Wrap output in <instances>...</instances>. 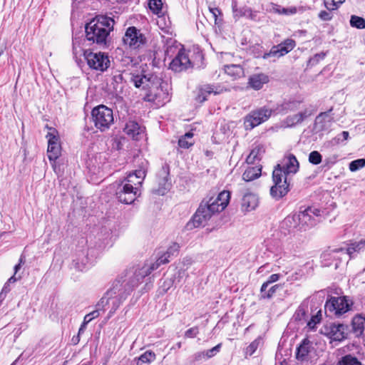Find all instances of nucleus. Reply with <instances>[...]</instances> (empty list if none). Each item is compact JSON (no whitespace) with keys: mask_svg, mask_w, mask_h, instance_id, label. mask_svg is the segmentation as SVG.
Masks as SVG:
<instances>
[{"mask_svg":"<svg viewBox=\"0 0 365 365\" xmlns=\"http://www.w3.org/2000/svg\"><path fill=\"white\" fill-rule=\"evenodd\" d=\"M115 21L107 16H98L85 25L86 38L92 43L105 46Z\"/></svg>","mask_w":365,"mask_h":365,"instance_id":"2","label":"nucleus"},{"mask_svg":"<svg viewBox=\"0 0 365 365\" xmlns=\"http://www.w3.org/2000/svg\"><path fill=\"white\" fill-rule=\"evenodd\" d=\"M295 106L294 102H286L282 105V110H292Z\"/></svg>","mask_w":365,"mask_h":365,"instance_id":"58","label":"nucleus"},{"mask_svg":"<svg viewBox=\"0 0 365 365\" xmlns=\"http://www.w3.org/2000/svg\"><path fill=\"white\" fill-rule=\"evenodd\" d=\"M353 306V299L349 296H329L324 305L325 314L330 317L339 318L351 311Z\"/></svg>","mask_w":365,"mask_h":365,"instance_id":"5","label":"nucleus"},{"mask_svg":"<svg viewBox=\"0 0 365 365\" xmlns=\"http://www.w3.org/2000/svg\"><path fill=\"white\" fill-rule=\"evenodd\" d=\"M47 155L49 160H56L61 154V145L59 143L48 144Z\"/></svg>","mask_w":365,"mask_h":365,"instance_id":"30","label":"nucleus"},{"mask_svg":"<svg viewBox=\"0 0 365 365\" xmlns=\"http://www.w3.org/2000/svg\"><path fill=\"white\" fill-rule=\"evenodd\" d=\"M296 46V41L292 38H287L280 43L273 46L269 51L264 52L263 46L259 44H255L251 48V52L255 58H262L267 59L269 58H279L292 51Z\"/></svg>","mask_w":365,"mask_h":365,"instance_id":"4","label":"nucleus"},{"mask_svg":"<svg viewBox=\"0 0 365 365\" xmlns=\"http://www.w3.org/2000/svg\"><path fill=\"white\" fill-rule=\"evenodd\" d=\"M50 130L51 132H48L46 135V138H48V144L59 143L57 130L54 128H50Z\"/></svg>","mask_w":365,"mask_h":365,"instance_id":"43","label":"nucleus"},{"mask_svg":"<svg viewBox=\"0 0 365 365\" xmlns=\"http://www.w3.org/2000/svg\"><path fill=\"white\" fill-rule=\"evenodd\" d=\"M213 88L211 85L207 84L200 87L197 91L195 100L200 103L205 102L207 96L213 92Z\"/></svg>","mask_w":365,"mask_h":365,"instance_id":"24","label":"nucleus"},{"mask_svg":"<svg viewBox=\"0 0 365 365\" xmlns=\"http://www.w3.org/2000/svg\"><path fill=\"white\" fill-rule=\"evenodd\" d=\"M298 220L299 229L306 230L307 227H312L317 224V220L312 215V207H309L303 211H300L297 215L287 217L283 221L282 225L291 224L292 221Z\"/></svg>","mask_w":365,"mask_h":365,"instance_id":"13","label":"nucleus"},{"mask_svg":"<svg viewBox=\"0 0 365 365\" xmlns=\"http://www.w3.org/2000/svg\"><path fill=\"white\" fill-rule=\"evenodd\" d=\"M124 130L128 135L133 138H135L141 133L140 126L135 121H128L125 125Z\"/></svg>","mask_w":365,"mask_h":365,"instance_id":"28","label":"nucleus"},{"mask_svg":"<svg viewBox=\"0 0 365 365\" xmlns=\"http://www.w3.org/2000/svg\"><path fill=\"white\" fill-rule=\"evenodd\" d=\"M95 127L101 132L108 130L114 123L113 110L104 105H99L91 110Z\"/></svg>","mask_w":365,"mask_h":365,"instance_id":"6","label":"nucleus"},{"mask_svg":"<svg viewBox=\"0 0 365 365\" xmlns=\"http://www.w3.org/2000/svg\"><path fill=\"white\" fill-rule=\"evenodd\" d=\"M365 166V159L361 158L351 161L349 163V170L351 172L357 171L358 170Z\"/></svg>","mask_w":365,"mask_h":365,"instance_id":"40","label":"nucleus"},{"mask_svg":"<svg viewBox=\"0 0 365 365\" xmlns=\"http://www.w3.org/2000/svg\"><path fill=\"white\" fill-rule=\"evenodd\" d=\"M350 25L358 29H365V19L361 16L352 15L350 19Z\"/></svg>","mask_w":365,"mask_h":365,"instance_id":"36","label":"nucleus"},{"mask_svg":"<svg viewBox=\"0 0 365 365\" xmlns=\"http://www.w3.org/2000/svg\"><path fill=\"white\" fill-rule=\"evenodd\" d=\"M148 168V162L145 159H140L138 169L145 170V173H147Z\"/></svg>","mask_w":365,"mask_h":365,"instance_id":"63","label":"nucleus"},{"mask_svg":"<svg viewBox=\"0 0 365 365\" xmlns=\"http://www.w3.org/2000/svg\"><path fill=\"white\" fill-rule=\"evenodd\" d=\"M261 148H254L247 158V163H254L256 160H259V158H258V155L259 154Z\"/></svg>","mask_w":365,"mask_h":365,"instance_id":"47","label":"nucleus"},{"mask_svg":"<svg viewBox=\"0 0 365 365\" xmlns=\"http://www.w3.org/2000/svg\"><path fill=\"white\" fill-rule=\"evenodd\" d=\"M155 359V354L154 352L151 351H146L143 354H141L137 362V365H140L145 363H150L154 361Z\"/></svg>","mask_w":365,"mask_h":365,"instance_id":"35","label":"nucleus"},{"mask_svg":"<svg viewBox=\"0 0 365 365\" xmlns=\"http://www.w3.org/2000/svg\"><path fill=\"white\" fill-rule=\"evenodd\" d=\"M322 319V312L319 310L315 315H313L310 320L307 322L309 329H314L315 326L320 322Z\"/></svg>","mask_w":365,"mask_h":365,"instance_id":"42","label":"nucleus"},{"mask_svg":"<svg viewBox=\"0 0 365 365\" xmlns=\"http://www.w3.org/2000/svg\"><path fill=\"white\" fill-rule=\"evenodd\" d=\"M199 334L198 327H193L188 329L184 334L185 338H195Z\"/></svg>","mask_w":365,"mask_h":365,"instance_id":"52","label":"nucleus"},{"mask_svg":"<svg viewBox=\"0 0 365 365\" xmlns=\"http://www.w3.org/2000/svg\"><path fill=\"white\" fill-rule=\"evenodd\" d=\"M258 205L257 196L252 192H246L242 195L241 208L244 212H250L255 210Z\"/></svg>","mask_w":365,"mask_h":365,"instance_id":"21","label":"nucleus"},{"mask_svg":"<svg viewBox=\"0 0 365 365\" xmlns=\"http://www.w3.org/2000/svg\"><path fill=\"white\" fill-rule=\"evenodd\" d=\"M272 11L278 14L289 16L297 13V8L294 6L284 8L277 4L272 6Z\"/></svg>","mask_w":365,"mask_h":365,"instance_id":"32","label":"nucleus"},{"mask_svg":"<svg viewBox=\"0 0 365 365\" xmlns=\"http://www.w3.org/2000/svg\"><path fill=\"white\" fill-rule=\"evenodd\" d=\"M83 51L84 50L81 49L80 46H78V48L76 46V43L74 41H73V58H76V61L79 64L78 61V58H77V55L78 53L80 52V51Z\"/></svg>","mask_w":365,"mask_h":365,"instance_id":"60","label":"nucleus"},{"mask_svg":"<svg viewBox=\"0 0 365 365\" xmlns=\"http://www.w3.org/2000/svg\"><path fill=\"white\" fill-rule=\"evenodd\" d=\"M299 162L293 154H289L284 160L282 165L277 164L274 168H279L283 172L284 176H287L289 174H295L299 170Z\"/></svg>","mask_w":365,"mask_h":365,"instance_id":"19","label":"nucleus"},{"mask_svg":"<svg viewBox=\"0 0 365 365\" xmlns=\"http://www.w3.org/2000/svg\"><path fill=\"white\" fill-rule=\"evenodd\" d=\"M191 64L188 56L182 49H180L170 62L169 68L175 72H181L190 67Z\"/></svg>","mask_w":365,"mask_h":365,"instance_id":"18","label":"nucleus"},{"mask_svg":"<svg viewBox=\"0 0 365 365\" xmlns=\"http://www.w3.org/2000/svg\"><path fill=\"white\" fill-rule=\"evenodd\" d=\"M212 215L207 203L202 200L192 219L187 223L186 228L191 230L193 227H198L210 220Z\"/></svg>","mask_w":365,"mask_h":365,"instance_id":"11","label":"nucleus"},{"mask_svg":"<svg viewBox=\"0 0 365 365\" xmlns=\"http://www.w3.org/2000/svg\"><path fill=\"white\" fill-rule=\"evenodd\" d=\"M302 307H304V306H302V305L299 306L294 314V317H295L296 320L300 321L302 319H304L306 316V312Z\"/></svg>","mask_w":365,"mask_h":365,"instance_id":"56","label":"nucleus"},{"mask_svg":"<svg viewBox=\"0 0 365 365\" xmlns=\"http://www.w3.org/2000/svg\"><path fill=\"white\" fill-rule=\"evenodd\" d=\"M283 174L279 168H274L272 172L274 185L270 188V195L277 200L285 196L290 190L288 178Z\"/></svg>","mask_w":365,"mask_h":365,"instance_id":"8","label":"nucleus"},{"mask_svg":"<svg viewBox=\"0 0 365 365\" xmlns=\"http://www.w3.org/2000/svg\"><path fill=\"white\" fill-rule=\"evenodd\" d=\"M311 115L307 110L303 112H299L297 114L289 115L285 120V123L288 127H293L297 124L301 123Z\"/></svg>","mask_w":365,"mask_h":365,"instance_id":"22","label":"nucleus"},{"mask_svg":"<svg viewBox=\"0 0 365 365\" xmlns=\"http://www.w3.org/2000/svg\"><path fill=\"white\" fill-rule=\"evenodd\" d=\"M123 41L131 48L136 49L146 43L145 36L135 26L128 27L123 36Z\"/></svg>","mask_w":365,"mask_h":365,"instance_id":"14","label":"nucleus"},{"mask_svg":"<svg viewBox=\"0 0 365 365\" xmlns=\"http://www.w3.org/2000/svg\"><path fill=\"white\" fill-rule=\"evenodd\" d=\"M140 283V280L134 277L133 271H126L123 274L116 278L110 289L106 292V295L113 296L115 294L126 299Z\"/></svg>","mask_w":365,"mask_h":365,"instance_id":"3","label":"nucleus"},{"mask_svg":"<svg viewBox=\"0 0 365 365\" xmlns=\"http://www.w3.org/2000/svg\"><path fill=\"white\" fill-rule=\"evenodd\" d=\"M279 287L278 284H275L269 288L267 292L263 295V298L269 299L272 297V295L276 292L277 289Z\"/></svg>","mask_w":365,"mask_h":365,"instance_id":"57","label":"nucleus"},{"mask_svg":"<svg viewBox=\"0 0 365 365\" xmlns=\"http://www.w3.org/2000/svg\"><path fill=\"white\" fill-rule=\"evenodd\" d=\"M9 291H10V284L6 282L4 284L1 292L0 293V298L1 299H4L5 297V296H6V293H8Z\"/></svg>","mask_w":365,"mask_h":365,"instance_id":"61","label":"nucleus"},{"mask_svg":"<svg viewBox=\"0 0 365 365\" xmlns=\"http://www.w3.org/2000/svg\"><path fill=\"white\" fill-rule=\"evenodd\" d=\"M352 328L356 335H361L365 327V318L358 314L352 319Z\"/></svg>","mask_w":365,"mask_h":365,"instance_id":"26","label":"nucleus"},{"mask_svg":"<svg viewBox=\"0 0 365 365\" xmlns=\"http://www.w3.org/2000/svg\"><path fill=\"white\" fill-rule=\"evenodd\" d=\"M262 168L259 166L248 167L242 175L244 180L249 182L258 178L261 175Z\"/></svg>","mask_w":365,"mask_h":365,"instance_id":"23","label":"nucleus"},{"mask_svg":"<svg viewBox=\"0 0 365 365\" xmlns=\"http://www.w3.org/2000/svg\"><path fill=\"white\" fill-rule=\"evenodd\" d=\"M168 262L169 259H168L166 256H160L155 262L150 264L145 263L142 267L135 269V271H133L134 277H137L140 282H142L145 277L157 269L161 264H165Z\"/></svg>","mask_w":365,"mask_h":365,"instance_id":"15","label":"nucleus"},{"mask_svg":"<svg viewBox=\"0 0 365 365\" xmlns=\"http://www.w3.org/2000/svg\"><path fill=\"white\" fill-rule=\"evenodd\" d=\"M272 113V110L265 106L251 111L244 118V127L245 130H250L265 122L271 116Z\"/></svg>","mask_w":365,"mask_h":365,"instance_id":"10","label":"nucleus"},{"mask_svg":"<svg viewBox=\"0 0 365 365\" xmlns=\"http://www.w3.org/2000/svg\"><path fill=\"white\" fill-rule=\"evenodd\" d=\"M110 301V305L111 306L110 310L109 312V317H110L115 312V311L119 308L120 304L125 300V299H122L120 297H118L115 294L113 296H107Z\"/></svg>","mask_w":365,"mask_h":365,"instance_id":"31","label":"nucleus"},{"mask_svg":"<svg viewBox=\"0 0 365 365\" xmlns=\"http://www.w3.org/2000/svg\"><path fill=\"white\" fill-rule=\"evenodd\" d=\"M193 133L189 131L186 133L184 135H182L178 140V145L179 147L187 149L194 144V141L192 140Z\"/></svg>","mask_w":365,"mask_h":365,"instance_id":"29","label":"nucleus"},{"mask_svg":"<svg viewBox=\"0 0 365 365\" xmlns=\"http://www.w3.org/2000/svg\"><path fill=\"white\" fill-rule=\"evenodd\" d=\"M99 316L98 309H96L89 314H86L84 317L83 321L84 324H88L90 322H91L93 319L97 318Z\"/></svg>","mask_w":365,"mask_h":365,"instance_id":"53","label":"nucleus"},{"mask_svg":"<svg viewBox=\"0 0 365 365\" xmlns=\"http://www.w3.org/2000/svg\"><path fill=\"white\" fill-rule=\"evenodd\" d=\"M315 349L313 342L304 339L296 351V358L301 361L312 360L315 356Z\"/></svg>","mask_w":365,"mask_h":365,"instance_id":"16","label":"nucleus"},{"mask_svg":"<svg viewBox=\"0 0 365 365\" xmlns=\"http://www.w3.org/2000/svg\"><path fill=\"white\" fill-rule=\"evenodd\" d=\"M269 81V78L267 74L263 73H255L249 77L247 86L255 91H259Z\"/></svg>","mask_w":365,"mask_h":365,"instance_id":"20","label":"nucleus"},{"mask_svg":"<svg viewBox=\"0 0 365 365\" xmlns=\"http://www.w3.org/2000/svg\"><path fill=\"white\" fill-rule=\"evenodd\" d=\"M209 10L215 19V24H220L222 21V14L220 9L218 8L214 7V8H210Z\"/></svg>","mask_w":365,"mask_h":365,"instance_id":"44","label":"nucleus"},{"mask_svg":"<svg viewBox=\"0 0 365 365\" xmlns=\"http://www.w3.org/2000/svg\"><path fill=\"white\" fill-rule=\"evenodd\" d=\"M170 176V166L164 163L157 173L158 187L152 190L153 193L158 195H164L170 188L171 182Z\"/></svg>","mask_w":365,"mask_h":365,"instance_id":"12","label":"nucleus"},{"mask_svg":"<svg viewBox=\"0 0 365 365\" xmlns=\"http://www.w3.org/2000/svg\"><path fill=\"white\" fill-rule=\"evenodd\" d=\"M71 264L78 271L83 272L86 269V263L83 260L80 262L79 259H73Z\"/></svg>","mask_w":365,"mask_h":365,"instance_id":"49","label":"nucleus"},{"mask_svg":"<svg viewBox=\"0 0 365 365\" xmlns=\"http://www.w3.org/2000/svg\"><path fill=\"white\" fill-rule=\"evenodd\" d=\"M133 185H137L133 180V175H128L118 184L115 195L118 201L124 204H131L136 199L138 188Z\"/></svg>","mask_w":365,"mask_h":365,"instance_id":"7","label":"nucleus"},{"mask_svg":"<svg viewBox=\"0 0 365 365\" xmlns=\"http://www.w3.org/2000/svg\"><path fill=\"white\" fill-rule=\"evenodd\" d=\"M326 54L323 52L315 54L312 58L309 59V63L312 65L318 63L321 60L324 59Z\"/></svg>","mask_w":365,"mask_h":365,"instance_id":"55","label":"nucleus"},{"mask_svg":"<svg viewBox=\"0 0 365 365\" xmlns=\"http://www.w3.org/2000/svg\"><path fill=\"white\" fill-rule=\"evenodd\" d=\"M230 198V193L229 191H222L219 193L217 198H215V200H217L218 203L220 204V206H222V208H225L228 203L229 200Z\"/></svg>","mask_w":365,"mask_h":365,"instance_id":"37","label":"nucleus"},{"mask_svg":"<svg viewBox=\"0 0 365 365\" xmlns=\"http://www.w3.org/2000/svg\"><path fill=\"white\" fill-rule=\"evenodd\" d=\"M83 58L91 69L103 72L110 66L108 56L103 52L94 53L91 50L83 51Z\"/></svg>","mask_w":365,"mask_h":365,"instance_id":"9","label":"nucleus"},{"mask_svg":"<svg viewBox=\"0 0 365 365\" xmlns=\"http://www.w3.org/2000/svg\"><path fill=\"white\" fill-rule=\"evenodd\" d=\"M225 72L234 79L244 76V69L240 65L231 64L225 66Z\"/></svg>","mask_w":365,"mask_h":365,"instance_id":"25","label":"nucleus"},{"mask_svg":"<svg viewBox=\"0 0 365 365\" xmlns=\"http://www.w3.org/2000/svg\"><path fill=\"white\" fill-rule=\"evenodd\" d=\"M331 11H329V10L321 11L319 13L318 16L322 21H330L333 18V14H332Z\"/></svg>","mask_w":365,"mask_h":365,"instance_id":"51","label":"nucleus"},{"mask_svg":"<svg viewBox=\"0 0 365 365\" xmlns=\"http://www.w3.org/2000/svg\"><path fill=\"white\" fill-rule=\"evenodd\" d=\"M322 160V155L317 150L312 151L309 155V162L312 165H319Z\"/></svg>","mask_w":365,"mask_h":365,"instance_id":"39","label":"nucleus"},{"mask_svg":"<svg viewBox=\"0 0 365 365\" xmlns=\"http://www.w3.org/2000/svg\"><path fill=\"white\" fill-rule=\"evenodd\" d=\"M259 344V339L254 340L247 348L245 353L247 355L252 356L257 349Z\"/></svg>","mask_w":365,"mask_h":365,"instance_id":"48","label":"nucleus"},{"mask_svg":"<svg viewBox=\"0 0 365 365\" xmlns=\"http://www.w3.org/2000/svg\"><path fill=\"white\" fill-rule=\"evenodd\" d=\"M343 0H324V5L327 10L334 11L338 9Z\"/></svg>","mask_w":365,"mask_h":365,"instance_id":"41","label":"nucleus"},{"mask_svg":"<svg viewBox=\"0 0 365 365\" xmlns=\"http://www.w3.org/2000/svg\"><path fill=\"white\" fill-rule=\"evenodd\" d=\"M106 305H110V301H109L108 297L106 295V293L96 304V307H97L96 309H98V311H99L101 309L103 308Z\"/></svg>","mask_w":365,"mask_h":365,"instance_id":"54","label":"nucleus"},{"mask_svg":"<svg viewBox=\"0 0 365 365\" xmlns=\"http://www.w3.org/2000/svg\"><path fill=\"white\" fill-rule=\"evenodd\" d=\"M365 248V240H361L359 242H354L349 245L346 249V253L351 258L355 252H359Z\"/></svg>","mask_w":365,"mask_h":365,"instance_id":"27","label":"nucleus"},{"mask_svg":"<svg viewBox=\"0 0 365 365\" xmlns=\"http://www.w3.org/2000/svg\"><path fill=\"white\" fill-rule=\"evenodd\" d=\"M179 248H180L179 245L178 243L175 242L171 246H170L168 247L166 252L164 253L162 256H166L168 257V259H169V258L171 256H174L178 254Z\"/></svg>","mask_w":365,"mask_h":365,"instance_id":"45","label":"nucleus"},{"mask_svg":"<svg viewBox=\"0 0 365 365\" xmlns=\"http://www.w3.org/2000/svg\"><path fill=\"white\" fill-rule=\"evenodd\" d=\"M205 202L207 203V205L209 206V208L212 215L222 212L225 209L222 208V206H220V204L218 203L217 200H215L213 198H210L209 200L205 201Z\"/></svg>","mask_w":365,"mask_h":365,"instance_id":"38","label":"nucleus"},{"mask_svg":"<svg viewBox=\"0 0 365 365\" xmlns=\"http://www.w3.org/2000/svg\"><path fill=\"white\" fill-rule=\"evenodd\" d=\"M130 75V82L135 88L149 90L144 97L145 101L152 102L160 99L168 101V92L166 88L168 84L160 77L154 73L145 74L144 72Z\"/></svg>","mask_w":365,"mask_h":365,"instance_id":"1","label":"nucleus"},{"mask_svg":"<svg viewBox=\"0 0 365 365\" xmlns=\"http://www.w3.org/2000/svg\"><path fill=\"white\" fill-rule=\"evenodd\" d=\"M337 365H362L361 363L355 356L347 354L338 361Z\"/></svg>","mask_w":365,"mask_h":365,"instance_id":"34","label":"nucleus"},{"mask_svg":"<svg viewBox=\"0 0 365 365\" xmlns=\"http://www.w3.org/2000/svg\"><path fill=\"white\" fill-rule=\"evenodd\" d=\"M280 277V274H272V275H270L267 279V281L266 282L267 284H270L272 283H274L277 281L279 280Z\"/></svg>","mask_w":365,"mask_h":365,"instance_id":"62","label":"nucleus"},{"mask_svg":"<svg viewBox=\"0 0 365 365\" xmlns=\"http://www.w3.org/2000/svg\"><path fill=\"white\" fill-rule=\"evenodd\" d=\"M332 108L326 112L320 113L315 118L314 123V130L316 133L328 130L334 121V117L330 114Z\"/></svg>","mask_w":365,"mask_h":365,"instance_id":"17","label":"nucleus"},{"mask_svg":"<svg viewBox=\"0 0 365 365\" xmlns=\"http://www.w3.org/2000/svg\"><path fill=\"white\" fill-rule=\"evenodd\" d=\"M129 175H133V179L136 178L139 180L138 181L135 182V183H137V185H141L143 179L146 175V173H145V170L143 169H137Z\"/></svg>","mask_w":365,"mask_h":365,"instance_id":"46","label":"nucleus"},{"mask_svg":"<svg viewBox=\"0 0 365 365\" xmlns=\"http://www.w3.org/2000/svg\"><path fill=\"white\" fill-rule=\"evenodd\" d=\"M192 357L193 361H198L202 360V359H206L204 351L196 352L192 355Z\"/></svg>","mask_w":365,"mask_h":365,"instance_id":"59","label":"nucleus"},{"mask_svg":"<svg viewBox=\"0 0 365 365\" xmlns=\"http://www.w3.org/2000/svg\"><path fill=\"white\" fill-rule=\"evenodd\" d=\"M221 346H222L221 344H218L213 348H212L210 349H207V351H205L204 352H205L206 359H210L212 356H215L220 351Z\"/></svg>","mask_w":365,"mask_h":365,"instance_id":"50","label":"nucleus"},{"mask_svg":"<svg viewBox=\"0 0 365 365\" xmlns=\"http://www.w3.org/2000/svg\"><path fill=\"white\" fill-rule=\"evenodd\" d=\"M123 75L119 73V74H117V75H115L113 76V82H115V83H121L122 81H123Z\"/></svg>","mask_w":365,"mask_h":365,"instance_id":"64","label":"nucleus"},{"mask_svg":"<svg viewBox=\"0 0 365 365\" xmlns=\"http://www.w3.org/2000/svg\"><path fill=\"white\" fill-rule=\"evenodd\" d=\"M148 7L153 14L159 17L163 15V2L161 0H148Z\"/></svg>","mask_w":365,"mask_h":365,"instance_id":"33","label":"nucleus"}]
</instances>
